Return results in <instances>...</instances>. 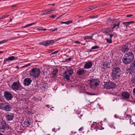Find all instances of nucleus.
Returning <instances> with one entry per match:
<instances>
[{
    "mask_svg": "<svg viewBox=\"0 0 135 135\" xmlns=\"http://www.w3.org/2000/svg\"><path fill=\"white\" fill-rule=\"evenodd\" d=\"M93 65L91 62L90 61L86 62L85 64L84 68L85 69H89L91 68Z\"/></svg>",
    "mask_w": 135,
    "mask_h": 135,
    "instance_id": "obj_16",
    "label": "nucleus"
},
{
    "mask_svg": "<svg viewBox=\"0 0 135 135\" xmlns=\"http://www.w3.org/2000/svg\"><path fill=\"white\" fill-rule=\"evenodd\" d=\"M123 62L125 64H127L129 63L132 61L126 57H124L122 59Z\"/></svg>",
    "mask_w": 135,
    "mask_h": 135,
    "instance_id": "obj_17",
    "label": "nucleus"
},
{
    "mask_svg": "<svg viewBox=\"0 0 135 135\" xmlns=\"http://www.w3.org/2000/svg\"><path fill=\"white\" fill-rule=\"evenodd\" d=\"M94 34H92V35L91 36H85L84 37V40H89V39H90L91 40H93V39L92 38L93 36L94 35Z\"/></svg>",
    "mask_w": 135,
    "mask_h": 135,
    "instance_id": "obj_24",
    "label": "nucleus"
},
{
    "mask_svg": "<svg viewBox=\"0 0 135 135\" xmlns=\"http://www.w3.org/2000/svg\"><path fill=\"white\" fill-rule=\"evenodd\" d=\"M128 45V44H127L123 45L122 47L121 50L124 52H127L128 51L129 48Z\"/></svg>",
    "mask_w": 135,
    "mask_h": 135,
    "instance_id": "obj_15",
    "label": "nucleus"
},
{
    "mask_svg": "<svg viewBox=\"0 0 135 135\" xmlns=\"http://www.w3.org/2000/svg\"><path fill=\"white\" fill-rule=\"evenodd\" d=\"M49 9L52 13V12L55 10L56 8H53Z\"/></svg>",
    "mask_w": 135,
    "mask_h": 135,
    "instance_id": "obj_40",
    "label": "nucleus"
},
{
    "mask_svg": "<svg viewBox=\"0 0 135 135\" xmlns=\"http://www.w3.org/2000/svg\"><path fill=\"white\" fill-rule=\"evenodd\" d=\"M5 117L7 120L10 121L13 119L14 117V115L12 113L8 112L5 114Z\"/></svg>",
    "mask_w": 135,
    "mask_h": 135,
    "instance_id": "obj_8",
    "label": "nucleus"
},
{
    "mask_svg": "<svg viewBox=\"0 0 135 135\" xmlns=\"http://www.w3.org/2000/svg\"><path fill=\"white\" fill-rule=\"evenodd\" d=\"M64 14H63L62 15H61L59 17H58L56 19V20H57L59 18H60V17H62Z\"/></svg>",
    "mask_w": 135,
    "mask_h": 135,
    "instance_id": "obj_55",
    "label": "nucleus"
},
{
    "mask_svg": "<svg viewBox=\"0 0 135 135\" xmlns=\"http://www.w3.org/2000/svg\"><path fill=\"white\" fill-rule=\"evenodd\" d=\"M105 39L107 40V42L108 43L110 44L112 43V41L111 38H106Z\"/></svg>",
    "mask_w": 135,
    "mask_h": 135,
    "instance_id": "obj_29",
    "label": "nucleus"
},
{
    "mask_svg": "<svg viewBox=\"0 0 135 135\" xmlns=\"http://www.w3.org/2000/svg\"><path fill=\"white\" fill-rule=\"evenodd\" d=\"M8 16L6 15L3 16L1 17H0V19H3V18L8 17Z\"/></svg>",
    "mask_w": 135,
    "mask_h": 135,
    "instance_id": "obj_42",
    "label": "nucleus"
},
{
    "mask_svg": "<svg viewBox=\"0 0 135 135\" xmlns=\"http://www.w3.org/2000/svg\"><path fill=\"white\" fill-rule=\"evenodd\" d=\"M109 32L110 33H112L113 32V30H110L108 28H105L103 32L105 34L108 32Z\"/></svg>",
    "mask_w": 135,
    "mask_h": 135,
    "instance_id": "obj_25",
    "label": "nucleus"
},
{
    "mask_svg": "<svg viewBox=\"0 0 135 135\" xmlns=\"http://www.w3.org/2000/svg\"><path fill=\"white\" fill-rule=\"evenodd\" d=\"M122 96L124 98L128 99L129 97V94L127 92L124 91L122 93Z\"/></svg>",
    "mask_w": 135,
    "mask_h": 135,
    "instance_id": "obj_19",
    "label": "nucleus"
},
{
    "mask_svg": "<svg viewBox=\"0 0 135 135\" xmlns=\"http://www.w3.org/2000/svg\"><path fill=\"white\" fill-rule=\"evenodd\" d=\"M12 108V106L9 103L3 99H0V109L6 111H10Z\"/></svg>",
    "mask_w": 135,
    "mask_h": 135,
    "instance_id": "obj_1",
    "label": "nucleus"
},
{
    "mask_svg": "<svg viewBox=\"0 0 135 135\" xmlns=\"http://www.w3.org/2000/svg\"><path fill=\"white\" fill-rule=\"evenodd\" d=\"M72 59V58H69L67 59H66L64 60V61H63V62H69Z\"/></svg>",
    "mask_w": 135,
    "mask_h": 135,
    "instance_id": "obj_34",
    "label": "nucleus"
},
{
    "mask_svg": "<svg viewBox=\"0 0 135 135\" xmlns=\"http://www.w3.org/2000/svg\"><path fill=\"white\" fill-rule=\"evenodd\" d=\"M56 17V15H52L51 16H49V17L50 18H54L55 17Z\"/></svg>",
    "mask_w": 135,
    "mask_h": 135,
    "instance_id": "obj_41",
    "label": "nucleus"
},
{
    "mask_svg": "<svg viewBox=\"0 0 135 135\" xmlns=\"http://www.w3.org/2000/svg\"><path fill=\"white\" fill-rule=\"evenodd\" d=\"M57 30V28H55V29H54L53 30H52V31H56Z\"/></svg>",
    "mask_w": 135,
    "mask_h": 135,
    "instance_id": "obj_54",
    "label": "nucleus"
},
{
    "mask_svg": "<svg viewBox=\"0 0 135 135\" xmlns=\"http://www.w3.org/2000/svg\"><path fill=\"white\" fill-rule=\"evenodd\" d=\"M101 65L103 66V68L104 69H106L109 68V62L107 61L103 62Z\"/></svg>",
    "mask_w": 135,
    "mask_h": 135,
    "instance_id": "obj_18",
    "label": "nucleus"
},
{
    "mask_svg": "<svg viewBox=\"0 0 135 135\" xmlns=\"http://www.w3.org/2000/svg\"><path fill=\"white\" fill-rule=\"evenodd\" d=\"M33 99L34 101L36 102L41 101L42 100V98L40 97H39V98H36L35 97H34L33 98Z\"/></svg>",
    "mask_w": 135,
    "mask_h": 135,
    "instance_id": "obj_27",
    "label": "nucleus"
},
{
    "mask_svg": "<svg viewBox=\"0 0 135 135\" xmlns=\"http://www.w3.org/2000/svg\"><path fill=\"white\" fill-rule=\"evenodd\" d=\"M16 5H14L12 6V7H16Z\"/></svg>",
    "mask_w": 135,
    "mask_h": 135,
    "instance_id": "obj_59",
    "label": "nucleus"
},
{
    "mask_svg": "<svg viewBox=\"0 0 135 135\" xmlns=\"http://www.w3.org/2000/svg\"><path fill=\"white\" fill-rule=\"evenodd\" d=\"M109 33V32H108L107 33L105 34V35L108 36H109V38H111L113 36V35L112 34H110Z\"/></svg>",
    "mask_w": 135,
    "mask_h": 135,
    "instance_id": "obj_31",
    "label": "nucleus"
},
{
    "mask_svg": "<svg viewBox=\"0 0 135 135\" xmlns=\"http://www.w3.org/2000/svg\"><path fill=\"white\" fill-rule=\"evenodd\" d=\"M133 92L134 94H135V88L133 89Z\"/></svg>",
    "mask_w": 135,
    "mask_h": 135,
    "instance_id": "obj_56",
    "label": "nucleus"
},
{
    "mask_svg": "<svg viewBox=\"0 0 135 135\" xmlns=\"http://www.w3.org/2000/svg\"><path fill=\"white\" fill-rule=\"evenodd\" d=\"M124 57H126L132 61L134 58V55L131 52H129L126 54Z\"/></svg>",
    "mask_w": 135,
    "mask_h": 135,
    "instance_id": "obj_11",
    "label": "nucleus"
},
{
    "mask_svg": "<svg viewBox=\"0 0 135 135\" xmlns=\"http://www.w3.org/2000/svg\"><path fill=\"white\" fill-rule=\"evenodd\" d=\"M41 73L40 70L37 68L32 69L30 71L31 76H39Z\"/></svg>",
    "mask_w": 135,
    "mask_h": 135,
    "instance_id": "obj_2",
    "label": "nucleus"
},
{
    "mask_svg": "<svg viewBox=\"0 0 135 135\" xmlns=\"http://www.w3.org/2000/svg\"><path fill=\"white\" fill-rule=\"evenodd\" d=\"M4 97L7 100H11L13 97L12 94L8 91H5L4 93Z\"/></svg>",
    "mask_w": 135,
    "mask_h": 135,
    "instance_id": "obj_7",
    "label": "nucleus"
},
{
    "mask_svg": "<svg viewBox=\"0 0 135 135\" xmlns=\"http://www.w3.org/2000/svg\"><path fill=\"white\" fill-rule=\"evenodd\" d=\"M120 22L119 21H118L117 22V23H114L113 24V27L112 28V29H114V28H116L117 29L119 27V25H120Z\"/></svg>",
    "mask_w": 135,
    "mask_h": 135,
    "instance_id": "obj_22",
    "label": "nucleus"
},
{
    "mask_svg": "<svg viewBox=\"0 0 135 135\" xmlns=\"http://www.w3.org/2000/svg\"><path fill=\"white\" fill-rule=\"evenodd\" d=\"M100 47L99 46H94L92 47L91 48V49H98Z\"/></svg>",
    "mask_w": 135,
    "mask_h": 135,
    "instance_id": "obj_36",
    "label": "nucleus"
},
{
    "mask_svg": "<svg viewBox=\"0 0 135 135\" xmlns=\"http://www.w3.org/2000/svg\"><path fill=\"white\" fill-rule=\"evenodd\" d=\"M54 42V41L53 40L47 41L46 42H42L41 44L43 45L48 46L49 45H52L53 44Z\"/></svg>",
    "mask_w": 135,
    "mask_h": 135,
    "instance_id": "obj_14",
    "label": "nucleus"
},
{
    "mask_svg": "<svg viewBox=\"0 0 135 135\" xmlns=\"http://www.w3.org/2000/svg\"><path fill=\"white\" fill-rule=\"evenodd\" d=\"M93 126H94V125L92 124V125L91 126V130H93V129L92 128L93 127Z\"/></svg>",
    "mask_w": 135,
    "mask_h": 135,
    "instance_id": "obj_53",
    "label": "nucleus"
},
{
    "mask_svg": "<svg viewBox=\"0 0 135 135\" xmlns=\"http://www.w3.org/2000/svg\"><path fill=\"white\" fill-rule=\"evenodd\" d=\"M133 16L132 15H127L126 17H130Z\"/></svg>",
    "mask_w": 135,
    "mask_h": 135,
    "instance_id": "obj_47",
    "label": "nucleus"
},
{
    "mask_svg": "<svg viewBox=\"0 0 135 135\" xmlns=\"http://www.w3.org/2000/svg\"><path fill=\"white\" fill-rule=\"evenodd\" d=\"M75 43H77V44H80V42L78 41H75Z\"/></svg>",
    "mask_w": 135,
    "mask_h": 135,
    "instance_id": "obj_49",
    "label": "nucleus"
},
{
    "mask_svg": "<svg viewBox=\"0 0 135 135\" xmlns=\"http://www.w3.org/2000/svg\"><path fill=\"white\" fill-rule=\"evenodd\" d=\"M20 85V84L19 83L14 82L11 85V88L14 90H17L19 88Z\"/></svg>",
    "mask_w": 135,
    "mask_h": 135,
    "instance_id": "obj_9",
    "label": "nucleus"
},
{
    "mask_svg": "<svg viewBox=\"0 0 135 135\" xmlns=\"http://www.w3.org/2000/svg\"><path fill=\"white\" fill-rule=\"evenodd\" d=\"M27 113L28 114H30L32 113L31 112H27Z\"/></svg>",
    "mask_w": 135,
    "mask_h": 135,
    "instance_id": "obj_52",
    "label": "nucleus"
},
{
    "mask_svg": "<svg viewBox=\"0 0 135 135\" xmlns=\"http://www.w3.org/2000/svg\"><path fill=\"white\" fill-rule=\"evenodd\" d=\"M8 40H4L0 41V44H1L7 42Z\"/></svg>",
    "mask_w": 135,
    "mask_h": 135,
    "instance_id": "obj_33",
    "label": "nucleus"
},
{
    "mask_svg": "<svg viewBox=\"0 0 135 135\" xmlns=\"http://www.w3.org/2000/svg\"><path fill=\"white\" fill-rule=\"evenodd\" d=\"M127 116H128V117H131V116L127 114Z\"/></svg>",
    "mask_w": 135,
    "mask_h": 135,
    "instance_id": "obj_61",
    "label": "nucleus"
},
{
    "mask_svg": "<svg viewBox=\"0 0 135 135\" xmlns=\"http://www.w3.org/2000/svg\"><path fill=\"white\" fill-rule=\"evenodd\" d=\"M46 107H48L49 108V105H46Z\"/></svg>",
    "mask_w": 135,
    "mask_h": 135,
    "instance_id": "obj_60",
    "label": "nucleus"
},
{
    "mask_svg": "<svg viewBox=\"0 0 135 135\" xmlns=\"http://www.w3.org/2000/svg\"><path fill=\"white\" fill-rule=\"evenodd\" d=\"M58 70L57 69H54L52 72V74L54 76H55L56 74L58 73Z\"/></svg>",
    "mask_w": 135,
    "mask_h": 135,
    "instance_id": "obj_26",
    "label": "nucleus"
},
{
    "mask_svg": "<svg viewBox=\"0 0 135 135\" xmlns=\"http://www.w3.org/2000/svg\"><path fill=\"white\" fill-rule=\"evenodd\" d=\"M97 17L98 16L97 15H96L95 16H91L89 17V18H97Z\"/></svg>",
    "mask_w": 135,
    "mask_h": 135,
    "instance_id": "obj_43",
    "label": "nucleus"
},
{
    "mask_svg": "<svg viewBox=\"0 0 135 135\" xmlns=\"http://www.w3.org/2000/svg\"><path fill=\"white\" fill-rule=\"evenodd\" d=\"M3 51H0V54L3 53Z\"/></svg>",
    "mask_w": 135,
    "mask_h": 135,
    "instance_id": "obj_64",
    "label": "nucleus"
},
{
    "mask_svg": "<svg viewBox=\"0 0 135 135\" xmlns=\"http://www.w3.org/2000/svg\"><path fill=\"white\" fill-rule=\"evenodd\" d=\"M134 23V22L133 21H130L129 22H123L122 23L123 24L124 26H126V27L128 26V25L130 24L133 23Z\"/></svg>",
    "mask_w": 135,
    "mask_h": 135,
    "instance_id": "obj_21",
    "label": "nucleus"
},
{
    "mask_svg": "<svg viewBox=\"0 0 135 135\" xmlns=\"http://www.w3.org/2000/svg\"><path fill=\"white\" fill-rule=\"evenodd\" d=\"M112 78L113 79V80H114V79H116L117 78V76H112Z\"/></svg>",
    "mask_w": 135,
    "mask_h": 135,
    "instance_id": "obj_50",
    "label": "nucleus"
},
{
    "mask_svg": "<svg viewBox=\"0 0 135 135\" xmlns=\"http://www.w3.org/2000/svg\"><path fill=\"white\" fill-rule=\"evenodd\" d=\"M51 13L49 9L43 11L41 13V15H45Z\"/></svg>",
    "mask_w": 135,
    "mask_h": 135,
    "instance_id": "obj_20",
    "label": "nucleus"
},
{
    "mask_svg": "<svg viewBox=\"0 0 135 135\" xmlns=\"http://www.w3.org/2000/svg\"><path fill=\"white\" fill-rule=\"evenodd\" d=\"M120 70L119 67L114 68L112 72L113 76H120Z\"/></svg>",
    "mask_w": 135,
    "mask_h": 135,
    "instance_id": "obj_6",
    "label": "nucleus"
},
{
    "mask_svg": "<svg viewBox=\"0 0 135 135\" xmlns=\"http://www.w3.org/2000/svg\"><path fill=\"white\" fill-rule=\"evenodd\" d=\"M70 76H64V79H66L67 81H69L70 80Z\"/></svg>",
    "mask_w": 135,
    "mask_h": 135,
    "instance_id": "obj_39",
    "label": "nucleus"
},
{
    "mask_svg": "<svg viewBox=\"0 0 135 135\" xmlns=\"http://www.w3.org/2000/svg\"><path fill=\"white\" fill-rule=\"evenodd\" d=\"M84 73V70L83 68H81L78 70L77 72V74L79 75H82Z\"/></svg>",
    "mask_w": 135,
    "mask_h": 135,
    "instance_id": "obj_23",
    "label": "nucleus"
},
{
    "mask_svg": "<svg viewBox=\"0 0 135 135\" xmlns=\"http://www.w3.org/2000/svg\"><path fill=\"white\" fill-rule=\"evenodd\" d=\"M17 58V57H15L14 56H10L8 58H6L4 60L3 64H5L7 61H12L16 60Z\"/></svg>",
    "mask_w": 135,
    "mask_h": 135,
    "instance_id": "obj_10",
    "label": "nucleus"
},
{
    "mask_svg": "<svg viewBox=\"0 0 135 135\" xmlns=\"http://www.w3.org/2000/svg\"><path fill=\"white\" fill-rule=\"evenodd\" d=\"M52 131L54 132H55V128H53L52 129Z\"/></svg>",
    "mask_w": 135,
    "mask_h": 135,
    "instance_id": "obj_58",
    "label": "nucleus"
},
{
    "mask_svg": "<svg viewBox=\"0 0 135 135\" xmlns=\"http://www.w3.org/2000/svg\"><path fill=\"white\" fill-rule=\"evenodd\" d=\"M131 81L133 83H135V78H133L131 80Z\"/></svg>",
    "mask_w": 135,
    "mask_h": 135,
    "instance_id": "obj_44",
    "label": "nucleus"
},
{
    "mask_svg": "<svg viewBox=\"0 0 135 135\" xmlns=\"http://www.w3.org/2000/svg\"><path fill=\"white\" fill-rule=\"evenodd\" d=\"M30 65H31L30 64L28 63V64H27L26 65L22 66L21 68H24L25 67H27L28 66H30Z\"/></svg>",
    "mask_w": 135,
    "mask_h": 135,
    "instance_id": "obj_38",
    "label": "nucleus"
},
{
    "mask_svg": "<svg viewBox=\"0 0 135 135\" xmlns=\"http://www.w3.org/2000/svg\"><path fill=\"white\" fill-rule=\"evenodd\" d=\"M115 85V84L114 83L107 82L104 84V87L107 89H110L114 88Z\"/></svg>",
    "mask_w": 135,
    "mask_h": 135,
    "instance_id": "obj_5",
    "label": "nucleus"
},
{
    "mask_svg": "<svg viewBox=\"0 0 135 135\" xmlns=\"http://www.w3.org/2000/svg\"><path fill=\"white\" fill-rule=\"evenodd\" d=\"M98 6L97 5H94L93 6H90V10H92L93 9H95V8H97Z\"/></svg>",
    "mask_w": 135,
    "mask_h": 135,
    "instance_id": "obj_32",
    "label": "nucleus"
},
{
    "mask_svg": "<svg viewBox=\"0 0 135 135\" xmlns=\"http://www.w3.org/2000/svg\"><path fill=\"white\" fill-rule=\"evenodd\" d=\"M82 128H80V129H79V131H80L82 130Z\"/></svg>",
    "mask_w": 135,
    "mask_h": 135,
    "instance_id": "obj_62",
    "label": "nucleus"
},
{
    "mask_svg": "<svg viewBox=\"0 0 135 135\" xmlns=\"http://www.w3.org/2000/svg\"><path fill=\"white\" fill-rule=\"evenodd\" d=\"M133 66H134V67H135V60H134V62L133 63Z\"/></svg>",
    "mask_w": 135,
    "mask_h": 135,
    "instance_id": "obj_57",
    "label": "nucleus"
},
{
    "mask_svg": "<svg viewBox=\"0 0 135 135\" xmlns=\"http://www.w3.org/2000/svg\"><path fill=\"white\" fill-rule=\"evenodd\" d=\"M12 19H11V18L10 19L9 22H11L12 21Z\"/></svg>",
    "mask_w": 135,
    "mask_h": 135,
    "instance_id": "obj_63",
    "label": "nucleus"
},
{
    "mask_svg": "<svg viewBox=\"0 0 135 135\" xmlns=\"http://www.w3.org/2000/svg\"><path fill=\"white\" fill-rule=\"evenodd\" d=\"M19 38V37H13L12 39H10V40H15L16 38Z\"/></svg>",
    "mask_w": 135,
    "mask_h": 135,
    "instance_id": "obj_51",
    "label": "nucleus"
},
{
    "mask_svg": "<svg viewBox=\"0 0 135 135\" xmlns=\"http://www.w3.org/2000/svg\"><path fill=\"white\" fill-rule=\"evenodd\" d=\"M35 77V79L37 81V80L38 79V78H40L38 77L39 76H34Z\"/></svg>",
    "mask_w": 135,
    "mask_h": 135,
    "instance_id": "obj_48",
    "label": "nucleus"
},
{
    "mask_svg": "<svg viewBox=\"0 0 135 135\" xmlns=\"http://www.w3.org/2000/svg\"><path fill=\"white\" fill-rule=\"evenodd\" d=\"M35 24V23H30V24H28L27 25H26V26H24L23 27V28H26L32 25L33 24Z\"/></svg>",
    "mask_w": 135,
    "mask_h": 135,
    "instance_id": "obj_35",
    "label": "nucleus"
},
{
    "mask_svg": "<svg viewBox=\"0 0 135 135\" xmlns=\"http://www.w3.org/2000/svg\"><path fill=\"white\" fill-rule=\"evenodd\" d=\"M58 51H55L53 52H52L51 54H52V55H53V54H57L58 52Z\"/></svg>",
    "mask_w": 135,
    "mask_h": 135,
    "instance_id": "obj_46",
    "label": "nucleus"
},
{
    "mask_svg": "<svg viewBox=\"0 0 135 135\" xmlns=\"http://www.w3.org/2000/svg\"><path fill=\"white\" fill-rule=\"evenodd\" d=\"M42 74L44 75H47V72L46 70H44L42 71Z\"/></svg>",
    "mask_w": 135,
    "mask_h": 135,
    "instance_id": "obj_30",
    "label": "nucleus"
},
{
    "mask_svg": "<svg viewBox=\"0 0 135 135\" xmlns=\"http://www.w3.org/2000/svg\"><path fill=\"white\" fill-rule=\"evenodd\" d=\"M85 9V11H86L87 12L89 11H90L91 10H90V7H89V8H86Z\"/></svg>",
    "mask_w": 135,
    "mask_h": 135,
    "instance_id": "obj_45",
    "label": "nucleus"
},
{
    "mask_svg": "<svg viewBox=\"0 0 135 135\" xmlns=\"http://www.w3.org/2000/svg\"><path fill=\"white\" fill-rule=\"evenodd\" d=\"M32 81V80L30 78H26L23 81L24 84L25 85L28 86L30 84Z\"/></svg>",
    "mask_w": 135,
    "mask_h": 135,
    "instance_id": "obj_13",
    "label": "nucleus"
},
{
    "mask_svg": "<svg viewBox=\"0 0 135 135\" xmlns=\"http://www.w3.org/2000/svg\"><path fill=\"white\" fill-rule=\"evenodd\" d=\"M100 81L98 79H93L90 81V85L91 88H93L95 86L99 85Z\"/></svg>",
    "mask_w": 135,
    "mask_h": 135,
    "instance_id": "obj_4",
    "label": "nucleus"
},
{
    "mask_svg": "<svg viewBox=\"0 0 135 135\" xmlns=\"http://www.w3.org/2000/svg\"><path fill=\"white\" fill-rule=\"evenodd\" d=\"M29 119L26 120L25 122L28 125H30L31 124V123L29 121Z\"/></svg>",
    "mask_w": 135,
    "mask_h": 135,
    "instance_id": "obj_37",
    "label": "nucleus"
},
{
    "mask_svg": "<svg viewBox=\"0 0 135 135\" xmlns=\"http://www.w3.org/2000/svg\"><path fill=\"white\" fill-rule=\"evenodd\" d=\"M73 70L72 69H68L65 71L64 75H65V76H70L73 74Z\"/></svg>",
    "mask_w": 135,
    "mask_h": 135,
    "instance_id": "obj_12",
    "label": "nucleus"
},
{
    "mask_svg": "<svg viewBox=\"0 0 135 135\" xmlns=\"http://www.w3.org/2000/svg\"><path fill=\"white\" fill-rule=\"evenodd\" d=\"M9 126L4 121L2 120L0 123V131L3 132L4 131L8 130Z\"/></svg>",
    "mask_w": 135,
    "mask_h": 135,
    "instance_id": "obj_3",
    "label": "nucleus"
},
{
    "mask_svg": "<svg viewBox=\"0 0 135 135\" xmlns=\"http://www.w3.org/2000/svg\"><path fill=\"white\" fill-rule=\"evenodd\" d=\"M73 22L72 21H68L66 22H60L61 24H66L67 25H68L70 23H71Z\"/></svg>",
    "mask_w": 135,
    "mask_h": 135,
    "instance_id": "obj_28",
    "label": "nucleus"
}]
</instances>
